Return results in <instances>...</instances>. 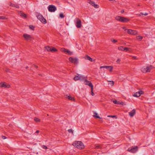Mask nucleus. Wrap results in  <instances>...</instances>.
<instances>
[{
    "mask_svg": "<svg viewBox=\"0 0 155 155\" xmlns=\"http://www.w3.org/2000/svg\"><path fill=\"white\" fill-rule=\"evenodd\" d=\"M72 145L80 149H84V147L83 143L80 141H75Z\"/></svg>",
    "mask_w": 155,
    "mask_h": 155,
    "instance_id": "1",
    "label": "nucleus"
},
{
    "mask_svg": "<svg viewBox=\"0 0 155 155\" xmlns=\"http://www.w3.org/2000/svg\"><path fill=\"white\" fill-rule=\"evenodd\" d=\"M115 18L117 20L122 22H127L129 20L128 18L122 16H116Z\"/></svg>",
    "mask_w": 155,
    "mask_h": 155,
    "instance_id": "2",
    "label": "nucleus"
},
{
    "mask_svg": "<svg viewBox=\"0 0 155 155\" xmlns=\"http://www.w3.org/2000/svg\"><path fill=\"white\" fill-rule=\"evenodd\" d=\"M36 16L38 19L44 24L47 23L46 20L44 18L43 16L40 14L37 13L36 14Z\"/></svg>",
    "mask_w": 155,
    "mask_h": 155,
    "instance_id": "3",
    "label": "nucleus"
},
{
    "mask_svg": "<svg viewBox=\"0 0 155 155\" xmlns=\"http://www.w3.org/2000/svg\"><path fill=\"white\" fill-rule=\"evenodd\" d=\"M138 147L137 146H134L128 148L127 151L132 153H135L138 150Z\"/></svg>",
    "mask_w": 155,
    "mask_h": 155,
    "instance_id": "4",
    "label": "nucleus"
},
{
    "mask_svg": "<svg viewBox=\"0 0 155 155\" xmlns=\"http://www.w3.org/2000/svg\"><path fill=\"white\" fill-rule=\"evenodd\" d=\"M74 80L75 81L78 80L82 81L84 80V77L81 74H77L75 76V77L74 78Z\"/></svg>",
    "mask_w": 155,
    "mask_h": 155,
    "instance_id": "5",
    "label": "nucleus"
},
{
    "mask_svg": "<svg viewBox=\"0 0 155 155\" xmlns=\"http://www.w3.org/2000/svg\"><path fill=\"white\" fill-rule=\"evenodd\" d=\"M75 25L78 28H80L81 26V21L78 18H76L75 20Z\"/></svg>",
    "mask_w": 155,
    "mask_h": 155,
    "instance_id": "6",
    "label": "nucleus"
},
{
    "mask_svg": "<svg viewBox=\"0 0 155 155\" xmlns=\"http://www.w3.org/2000/svg\"><path fill=\"white\" fill-rule=\"evenodd\" d=\"M69 60L72 63L75 64H77L78 63V59L77 58L70 57L69 58Z\"/></svg>",
    "mask_w": 155,
    "mask_h": 155,
    "instance_id": "7",
    "label": "nucleus"
},
{
    "mask_svg": "<svg viewBox=\"0 0 155 155\" xmlns=\"http://www.w3.org/2000/svg\"><path fill=\"white\" fill-rule=\"evenodd\" d=\"M57 9L56 7L54 5H50L49 6V11L51 12H54Z\"/></svg>",
    "mask_w": 155,
    "mask_h": 155,
    "instance_id": "8",
    "label": "nucleus"
},
{
    "mask_svg": "<svg viewBox=\"0 0 155 155\" xmlns=\"http://www.w3.org/2000/svg\"><path fill=\"white\" fill-rule=\"evenodd\" d=\"M125 30H127L128 33L132 35H135L137 34V31L136 30H133L130 29H125Z\"/></svg>",
    "mask_w": 155,
    "mask_h": 155,
    "instance_id": "9",
    "label": "nucleus"
},
{
    "mask_svg": "<svg viewBox=\"0 0 155 155\" xmlns=\"http://www.w3.org/2000/svg\"><path fill=\"white\" fill-rule=\"evenodd\" d=\"M87 2L92 6H94L95 8H98L99 7V6L98 5L95 4L94 2L91 1V0H88Z\"/></svg>",
    "mask_w": 155,
    "mask_h": 155,
    "instance_id": "10",
    "label": "nucleus"
},
{
    "mask_svg": "<svg viewBox=\"0 0 155 155\" xmlns=\"http://www.w3.org/2000/svg\"><path fill=\"white\" fill-rule=\"evenodd\" d=\"M23 37L25 40L27 41L31 40V37L30 35L25 33L23 34Z\"/></svg>",
    "mask_w": 155,
    "mask_h": 155,
    "instance_id": "11",
    "label": "nucleus"
},
{
    "mask_svg": "<svg viewBox=\"0 0 155 155\" xmlns=\"http://www.w3.org/2000/svg\"><path fill=\"white\" fill-rule=\"evenodd\" d=\"M84 83V84L85 85H88L91 88H92V87H93V86L92 85L91 82V81L87 80L86 79L85 80Z\"/></svg>",
    "mask_w": 155,
    "mask_h": 155,
    "instance_id": "12",
    "label": "nucleus"
},
{
    "mask_svg": "<svg viewBox=\"0 0 155 155\" xmlns=\"http://www.w3.org/2000/svg\"><path fill=\"white\" fill-rule=\"evenodd\" d=\"M100 69L102 68H105L106 69H109V71H111L112 70L113 67L111 66H101L100 67Z\"/></svg>",
    "mask_w": 155,
    "mask_h": 155,
    "instance_id": "13",
    "label": "nucleus"
},
{
    "mask_svg": "<svg viewBox=\"0 0 155 155\" xmlns=\"http://www.w3.org/2000/svg\"><path fill=\"white\" fill-rule=\"evenodd\" d=\"M143 91H140L138 92H137L133 95V96L134 97H139L141 94H142Z\"/></svg>",
    "mask_w": 155,
    "mask_h": 155,
    "instance_id": "14",
    "label": "nucleus"
},
{
    "mask_svg": "<svg viewBox=\"0 0 155 155\" xmlns=\"http://www.w3.org/2000/svg\"><path fill=\"white\" fill-rule=\"evenodd\" d=\"M136 113V110L134 109H133L131 111L129 112V115L131 117H133Z\"/></svg>",
    "mask_w": 155,
    "mask_h": 155,
    "instance_id": "15",
    "label": "nucleus"
},
{
    "mask_svg": "<svg viewBox=\"0 0 155 155\" xmlns=\"http://www.w3.org/2000/svg\"><path fill=\"white\" fill-rule=\"evenodd\" d=\"M0 87H1L8 88L9 87V85H6L5 83H1L0 84Z\"/></svg>",
    "mask_w": 155,
    "mask_h": 155,
    "instance_id": "16",
    "label": "nucleus"
},
{
    "mask_svg": "<svg viewBox=\"0 0 155 155\" xmlns=\"http://www.w3.org/2000/svg\"><path fill=\"white\" fill-rule=\"evenodd\" d=\"M153 67L151 65H150L149 66H147V72H149L153 68Z\"/></svg>",
    "mask_w": 155,
    "mask_h": 155,
    "instance_id": "17",
    "label": "nucleus"
},
{
    "mask_svg": "<svg viewBox=\"0 0 155 155\" xmlns=\"http://www.w3.org/2000/svg\"><path fill=\"white\" fill-rule=\"evenodd\" d=\"M18 14L21 16L22 17H24L25 18H26V15L24 13L22 12L21 11Z\"/></svg>",
    "mask_w": 155,
    "mask_h": 155,
    "instance_id": "18",
    "label": "nucleus"
},
{
    "mask_svg": "<svg viewBox=\"0 0 155 155\" xmlns=\"http://www.w3.org/2000/svg\"><path fill=\"white\" fill-rule=\"evenodd\" d=\"M84 58L85 59L92 61V58L88 55H86L84 57Z\"/></svg>",
    "mask_w": 155,
    "mask_h": 155,
    "instance_id": "19",
    "label": "nucleus"
},
{
    "mask_svg": "<svg viewBox=\"0 0 155 155\" xmlns=\"http://www.w3.org/2000/svg\"><path fill=\"white\" fill-rule=\"evenodd\" d=\"M66 98L69 100H73L74 99L73 97H72L70 95H66Z\"/></svg>",
    "mask_w": 155,
    "mask_h": 155,
    "instance_id": "20",
    "label": "nucleus"
},
{
    "mask_svg": "<svg viewBox=\"0 0 155 155\" xmlns=\"http://www.w3.org/2000/svg\"><path fill=\"white\" fill-rule=\"evenodd\" d=\"M147 67L146 68H143L141 69V71L143 73L147 72Z\"/></svg>",
    "mask_w": 155,
    "mask_h": 155,
    "instance_id": "21",
    "label": "nucleus"
},
{
    "mask_svg": "<svg viewBox=\"0 0 155 155\" xmlns=\"http://www.w3.org/2000/svg\"><path fill=\"white\" fill-rule=\"evenodd\" d=\"M96 149H101L102 148V147L101 145H96L95 147Z\"/></svg>",
    "mask_w": 155,
    "mask_h": 155,
    "instance_id": "22",
    "label": "nucleus"
},
{
    "mask_svg": "<svg viewBox=\"0 0 155 155\" xmlns=\"http://www.w3.org/2000/svg\"><path fill=\"white\" fill-rule=\"evenodd\" d=\"M136 38L139 40H141L143 38V37L141 36H138L136 37Z\"/></svg>",
    "mask_w": 155,
    "mask_h": 155,
    "instance_id": "23",
    "label": "nucleus"
},
{
    "mask_svg": "<svg viewBox=\"0 0 155 155\" xmlns=\"http://www.w3.org/2000/svg\"><path fill=\"white\" fill-rule=\"evenodd\" d=\"M113 102L114 104H121V103H120L119 102L117 101V100H114L113 101Z\"/></svg>",
    "mask_w": 155,
    "mask_h": 155,
    "instance_id": "24",
    "label": "nucleus"
},
{
    "mask_svg": "<svg viewBox=\"0 0 155 155\" xmlns=\"http://www.w3.org/2000/svg\"><path fill=\"white\" fill-rule=\"evenodd\" d=\"M45 48L48 51H51V47L47 46L45 47Z\"/></svg>",
    "mask_w": 155,
    "mask_h": 155,
    "instance_id": "25",
    "label": "nucleus"
},
{
    "mask_svg": "<svg viewBox=\"0 0 155 155\" xmlns=\"http://www.w3.org/2000/svg\"><path fill=\"white\" fill-rule=\"evenodd\" d=\"M125 47L123 46H120L118 47V48L119 50L124 51V50Z\"/></svg>",
    "mask_w": 155,
    "mask_h": 155,
    "instance_id": "26",
    "label": "nucleus"
},
{
    "mask_svg": "<svg viewBox=\"0 0 155 155\" xmlns=\"http://www.w3.org/2000/svg\"><path fill=\"white\" fill-rule=\"evenodd\" d=\"M66 53H68L69 55H71L72 54V52L68 50H67Z\"/></svg>",
    "mask_w": 155,
    "mask_h": 155,
    "instance_id": "27",
    "label": "nucleus"
},
{
    "mask_svg": "<svg viewBox=\"0 0 155 155\" xmlns=\"http://www.w3.org/2000/svg\"><path fill=\"white\" fill-rule=\"evenodd\" d=\"M93 87H92V88H91V94L92 96H94V94L93 92Z\"/></svg>",
    "mask_w": 155,
    "mask_h": 155,
    "instance_id": "28",
    "label": "nucleus"
},
{
    "mask_svg": "<svg viewBox=\"0 0 155 155\" xmlns=\"http://www.w3.org/2000/svg\"><path fill=\"white\" fill-rule=\"evenodd\" d=\"M57 51V50L56 49L54 48L51 47V51L55 52V51Z\"/></svg>",
    "mask_w": 155,
    "mask_h": 155,
    "instance_id": "29",
    "label": "nucleus"
},
{
    "mask_svg": "<svg viewBox=\"0 0 155 155\" xmlns=\"http://www.w3.org/2000/svg\"><path fill=\"white\" fill-rule=\"evenodd\" d=\"M34 120L36 122H38L40 121V120L37 118L35 117L34 118Z\"/></svg>",
    "mask_w": 155,
    "mask_h": 155,
    "instance_id": "30",
    "label": "nucleus"
},
{
    "mask_svg": "<svg viewBox=\"0 0 155 155\" xmlns=\"http://www.w3.org/2000/svg\"><path fill=\"white\" fill-rule=\"evenodd\" d=\"M111 41L113 43H115L117 42V41L114 39H112L111 40Z\"/></svg>",
    "mask_w": 155,
    "mask_h": 155,
    "instance_id": "31",
    "label": "nucleus"
},
{
    "mask_svg": "<svg viewBox=\"0 0 155 155\" xmlns=\"http://www.w3.org/2000/svg\"><path fill=\"white\" fill-rule=\"evenodd\" d=\"M67 50L64 48H62L61 49V51L63 52L66 53Z\"/></svg>",
    "mask_w": 155,
    "mask_h": 155,
    "instance_id": "32",
    "label": "nucleus"
},
{
    "mask_svg": "<svg viewBox=\"0 0 155 155\" xmlns=\"http://www.w3.org/2000/svg\"><path fill=\"white\" fill-rule=\"evenodd\" d=\"M9 5L12 6V7H15V5L13 3H12V2H10L9 3Z\"/></svg>",
    "mask_w": 155,
    "mask_h": 155,
    "instance_id": "33",
    "label": "nucleus"
},
{
    "mask_svg": "<svg viewBox=\"0 0 155 155\" xmlns=\"http://www.w3.org/2000/svg\"><path fill=\"white\" fill-rule=\"evenodd\" d=\"M59 16H60V17H61V18H64V15L62 13H60V14Z\"/></svg>",
    "mask_w": 155,
    "mask_h": 155,
    "instance_id": "34",
    "label": "nucleus"
},
{
    "mask_svg": "<svg viewBox=\"0 0 155 155\" xmlns=\"http://www.w3.org/2000/svg\"><path fill=\"white\" fill-rule=\"evenodd\" d=\"M7 19V18L4 17V16H0V19H3V20H4V19Z\"/></svg>",
    "mask_w": 155,
    "mask_h": 155,
    "instance_id": "35",
    "label": "nucleus"
},
{
    "mask_svg": "<svg viewBox=\"0 0 155 155\" xmlns=\"http://www.w3.org/2000/svg\"><path fill=\"white\" fill-rule=\"evenodd\" d=\"M29 28H30L32 29V30H34V28H35V27L33 26V25H30L29 26Z\"/></svg>",
    "mask_w": 155,
    "mask_h": 155,
    "instance_id": "36",
    "label": "nucleus"
},
{
    "mask_svg": "<svg viewBox=\"0 0 155 155\" xmlns=\"http://www.w3.org/2000/svg\"><path fill=\"white\" fill-rule=\"evenodd\" d=\"M73 131L71 129H69L68 130V132L69 133H73Z\"/></svg>",
    "mask_w": 155,
    "mask_h": 155,
    "instance_id": "37",
    "label": "nucleus"
},
{
    "mask_svg": "<svg viewBox=\"0 0 155 155\" xmlns=\"http://www.w3.org/2000/svg\"><path fill=\"white\" fill-rule=\"evenodd\" d=\"M93 117L96 118H100L101 119V118L99 116H96V115H93Z\"/></svg>",
    "mask_w": 155,
    "mask_h": 155,
    "instance_id": "38",
    "label": "nucleus"
},
{
    "mask_svg": "<svg viewBox=\"0 0 155 155\" xmlns=\"http://www.w3.org/2000/svg\"><path fill=\"white\" fill-rule=\"evenodd\" d=\"M110 82H111L110 83V84H111V85L112 86L114 84V82L113 81H110Z\"/></svg>",
    "mask_w": 155,
    "mask_h": 155,
    "instance_id": "39",
    "label": "nucleus"
},
{
    "mask_svg": "<svg viewBox=\"0 0 155 155\" xmlns=\"http://www.w3.org/2000/svg\"><path fill=\"white\" fill-rule=\"evenodd\" d=\"M42 147L43 149H44L45 150H46V149H47V148H48L45 145H43Z\"/></svg>",
    "mask_w": 155,
    "mask_h": 155,
    "instance_id": "40",
    "label": "nucleus"
},
{
    "mask_svg": "<svg viewBox=\"0 0 155 155\" xmlns=\"http://www.w3.org/2000/svg\"><path fill=\"white\" fill-rule=\"evenodd\" d=\"M120 59L118 58L117 60L116 61V62L118 63H120Z\"/></svg>",
    "mask_w": 155,
    "mask_h": 155,
    "instance_id": "41",
    "label": "nucleus"
},
{
    "mask_svg": "<svg viewBox=\"0 0 155 155\" xmlns=\"http://www.w3.org/2000/svg\"><path fill=\"white\" fill-rule=\"evenodd\" d=\"M124 50V51H128V48L126 47H125Z\"/></svg>",
    "mask_w": 155,
    "mask_h": 155,
    "instance_id": "42",
    "label": "nucleus"
},
{
    "mask_svg": "<svg viewBox=\"0 0 155 155\" xmlns=\"http://www.w3.org/2000/svg\"><path fill=\"white\" fill-rule=\"evenodd\" d=\"M141 14H142V15H144L145 16H146V15H148V13H145L144 14H143V13H141Z\"/></svg>",
    "mask_w": 155,
    "mask_h": 155,
    "instance_id": "43",
    "label": "nucleus"
},
{
    "mask_svg": "<svg viewBox=\"0 0 155 155\" xmlns=\"http://www.w3.org/2000/svg\"><path fill=\"white\" fill-rule=\"evenodd\" d=\"M116 117V116H114H114L108 115V117Z\"/></svg>",
    "mask_w": 155,
    "mask_h": 155,
    "instance_id": "44",
    "label": "nucleus"
},
{
    "mask_svg": "<svg viewBox=\"0 0 155 155\" xmlns=\"http://www.w3.org/2000/svg\"><path fill=\"white\" fill-rule=\"evenodd\" d=\"M2 138L3 139H5L6 138V137L5 136H2Z\"/></svg>",
    "mask_w": 155,
    "mask_h": 155,
    "instance_id": "45",
    "label": "nucleus"
},
{
    "mask_svg": "<svg viewBox=\"0 0 155 155\" xmlns=\"http://www.w3.org/2000/svg\"><path fill=\"white\" fill-rule=\"evenodd\" d=\"M124 12V10H122L121 11V13H123Z\"/></svg>",
    "mask_w": 155,
    "mask_h": 155,
    "instance_id": "46",
    "label": "nucleus"
},
{
    "mask_svg": "<svg viewBox=\"0 0 155 155\" xmlns=\"http://www.w3.org/2000/svg\"><path fill=\"white\" fill-rule=\"evenodd\" d=\"M15 7H16L17 8H19V7L18 6V5H15Z\"/></svg>",
    "mask_w": 155,
    "mask_h": 155,
    "instance_id": "47",
    "label": "nucleus"
},
{
    "mask_svg": "<svg viewBox=\"0 0 155 155\" xmlns=\"http://www.w3.org/2000/svg\"><path fill=\"white\" fill-rule=\"evenodd\" d=\"M39 131L38 130H37L36 131L35 133L36 134H38L39 133Z\"/></svg>",
    "mask_w": 155,
    "mask_h": 155,
    "instance_id": "48",
    "label": "nucleus"
},
{
    "mask_svg": "<svg viewBox=\"0 0 155 155\" xmlns=\"http://www.w3.org/2000/svg\"><path fill=\"white\" fill-rule=\"evenodd\" d=\"M133 58L134 59H136V56H133Z\"/></svg>",
    "mask_w": 155,
    "mask_h": 155,
    "instance_id": "49",
    "label": "nucleus"
},
{
    "mask_svg": "<svg viewBox=\"0 0 155 155\" xmlns=\"http://www.w3.org/2000/svg\"><path fill=\"white\" fill-rule=\"evenodd\" d=\"M34 66L36 68H38V66L37 65H34Z\"/></svg>",
    "mask_w": 155,
    "mask_h": 155,
    "instance_id": "50",
    "label": "nucleus"
},
{
    "mask_svg": "<svg viewBox=\"0 0 155 155\" xmlns=\"http://www.w3.org/2000/svg\"><path fill=\"white\" fill-rule=\"evenodd\" d=\"M137 15H138L139 16H141V15H142L141 14V13L140 14H137Z\"/></svg>",
    "mask_w": 155,
    "mask_h": 155,
    "instance_id": "51",
    "label": "nucleus"
},
{
    "mask_svg": "<svg viewBox=\"0 0 155 155\" xmlns=\"http://www.w3.org/2000/svg\"><path fill=\"white\" fill-rule=\"evenodd\" d=\"M94 114H95L96 115H97V113L96 112H95V113H94Z\"/></svg>",
    "mask_w": 155,
    "mask_h": 155,
    "instance_id": "52",
    "label": "nucleus"
},
{
    "mask_svg": "<svg viewBox=\"0 0 155 155\" xmlns=\"http://www.w3.org/2000/svg\"><path fill=\"white\" fill-rule=\"evenodd\" d=\"M123 28L124 29H125V27H123Z\"/></svg>",
    "mask_w": 155,
    "mask_h": 155,
    "instance_id": "53",
    "label": "nucleus"
},
{
    "mask_svg": "<svg viewBox=\"0 0 155 155\" xmlns=\"http://www.w3.org/2000/svg\"><path fill=\"white\" fill-rule=\"evenodd\" d=\"M28 68V66H27V67L26 68Z\"/></svg>",
    "mask_w": 155,
    "mask_h": 155,
    "instance_id": "54",
    "label": "nucleus"
}]
</instances>
